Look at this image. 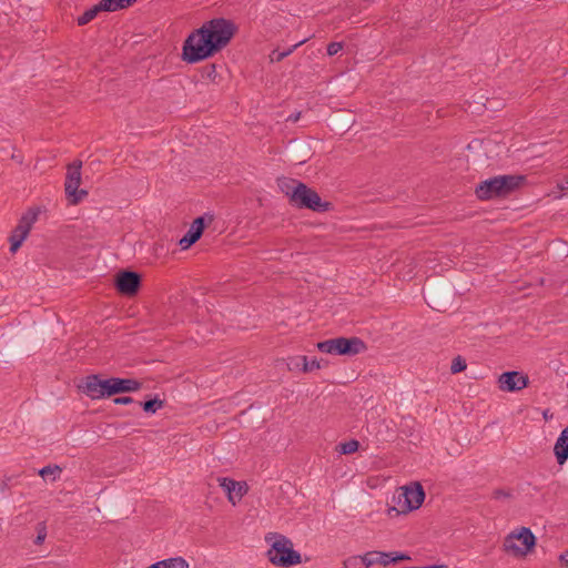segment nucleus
<instances>
[{
	"label": "nucleus",
	"instance_id": "nucleus-37",
	"mask_svg": "<svg viewBox=\"0 0 568 568\" xmlns=\"http://www.w3.org/2000/svg\"><path fill=\"white\" fill-rule=\"evenodd\" d=\"M148 568H162V564L161 561H158L155 564H152L151 566H149Z\"/></svg>",
	"mask_w": 568,
	"mask_h": 568
},
{
	"label": "nucleus",
	"instance_id": "nucleus-2",
	"mask_svg": "<svg viewBox=\"0 0 568 568\" xmlns=\"http://www.w3.org/2000/svg\"><path fill=\"white\" fill-rule=\"evenodd\" d=\"M424 499L425 493L419 483L400 487L393 496L394 506L388 509V513L407 514L414 509H418Z\"/></svg>",
	"mask_w": 568,
	"mask_h": 568
},
{
	"label": "nucleus",
	"instance_id": "nucleus-34",
	"mask_svg": "<svg viewBox=\"0 0 568 568\" xmlns=\"http://www.w3.org/2000/svg\"><path fill=\"white\" fill-rule=\"evenodd\" d=\"M559 560L561 562L562 566H566L568 567V550L562 552L560 556H559Z\"/></svg>",
	"mask_w": 568,
	"mask_h": 568
},
{
	"label": "nucleus",
	"instance_id": "nucleus-35",
	"mask_svg": "<svg viewBox=\"0 0 568 568\" xmlns=\"http://www.w3.org/2000/svg\"><path fill=\"white\" fill-rule=\"evenodd\" d=\"M301 113L292 114L287 118V121L297 122Z\"/></svg>",
	"mask_w": 568,
	"mask_h": 568
},
{
	"label": "nucleus",
	"instance_id": "nucleus-22",
	"mask_svg": "<svg viewBox=\"0 0 568 568\" xmlns=\"http://www.w3.org/2000/svg\"><path fill=\"white\" fill-rule=\"evenodd\" d=\"M366 554L364 556H351L343 562L344 568H369L366 565Z\"/></svg>",
	"mask_w": 568,
	"mask_h": 568
},
{
	"label": "nucleus",
	"instance_id": "nucleus-32",
	"mask_svg": "<svg viewBox=\"0 0 568 568\" xmlns=\"http://www.w3.org/2000/svg\"><path fill=\"white\" fill-rule=\"evenodd\" d=\"M343 49V44L341 42H331L327 45V54L328 55H335Z\"/></svg>",
	"mask_w": 568,
	"mask_h": 568
},
{
	"label": "nucleus",
	"instance_id": "nucleus-30",
	"mask_svg": "<svg viewBox=\"0 0 568 568\" xmlns=\"http://www.w3.org/2000/svg\"><path fill=\"white\" fill-rule=\"evenodd\" d=\"M513 497V493L510 489L498 488L493 491V498L500 499H510Z\"/></svg>",
	"mask_w": 568,
	"mask_h": 568
},
{
	"label": "nucleus",
	"instance_id": "nucleus-13",
	"mask_svg": "<svg viewBox=\"0 0 568 568\" xmlns=\"http://www.w3.org/2000/svg\"><path fill=\"white\" fill-rule=\"evenodd\" d=\"M529 378L527 375L513 371L505 372L498 378V386L504 392H519L528 386Z\"/></svg>",
	"mask_w": 568,
	"mask_h": 568
},
{
	"label": "nucleus",
	"instance_id": "nucleus-1",
	"mask_svg": "<svg viewBox=\"0 0 568 568\" xmlns=\"http://www.w3.org/2000/svg\"><path fill=\"white\" fill-rule=\"evenodd\" d=\"M523 175H498L481 181L475 189L476 196L481 201L506 197L524 183Z\"/></svg>",
	"mask_w": 568,
	"mask_h": 568
},
{
	"label": "nucleus",
	"instance_id": "nucleus-24",
	"mask_svg": "<svg viewBox=\"0 0 568 568\" xmlns=\"http://www.w3.org/2000/svg\"><path fill=\"white\" fill-rule=\"evenodd\" d=\"M162 568H189V564L182 557L161 560Z\"/></svg>",
	"mask_w": 568,
	"mask_h": 568
},
{
	"label": "nucleus",
	"instance_id": "nucleus-20",
	"mask_svg": "<svg viewBox=\"0 0 568 568\" xmlns=\"http://www.w3.org/2000/svg\"><path fill=\"white\" fill-rule=\"evenodd\" d=\"M134 2L135 0H101L98 4L101 11L113 12L120 9H124Z\"/></svg>",
	"mask_w": 568,
	"mask_h": 568
},
{
	"label": "nucleus",
	"instance_id": "nucleus-27",
	"mask_svg": "<svg viewBox=\"0 0 568 568\" xmlns=\"http://www.w3.org/2000/svg\"><path fill=\"white\" fill-rule=\"evenodd\" d=\"M62 469L54 465V466H45L43 467L42 469H40L39 471V475L42 477V478H48V477H51V480H55L60 474H61Z\"/></svg>",
	"mask_w": 568,
	"mask_h": 568
},
{
	"label": "nucleus",
	"instance_id": "nucleus-25",
	"mask_svg": "<svg viewBox=\"0 0 568 568\" xmlns=\"http://www.w3.org/2000/svg\"><path fill=\"white\" fill-rule=\"evenodd\" d=\"M358 447H359V443L355 439H351L348 442L341 443L337 446V450H338V453H341L343 455H348V454L355 453L358 449Z\"/></svg>",
	"mask_w": 568,
	"mask_h": 568
},
{
	"label": "nucleus",
	"instance_id": "nucleus-33",
	"mask_svg": "<svg viewBox=\"0 0 568 568\" xmlns=\"http://www.w3.org/2000/svg\"><path fill=\"white\" fill-rule=\"evenodd\" d=\"M113 402L116 405H129V404L133 403V398L129 397V396H123V397L114 398Z\"/></svg>",
	"mask_w": 568,
	"mask_h": 568
},
{
	"label": "nucleus",
	"instance_id": "nucleus-12",
	"mask_svg": "<svg viewBox=\"0 0 568 568\" xmlns=\"http://www.w3.org/2000/svg\"><path fill=\"white\" fill-rule=\"evenodd\" d=\"M141 286V276L133 271H120L115 276V287L124 296H134Z\"/></svg>",
	"mask_w": 568,
	"mask_h": 568
},
{
	"label": "nucleus",
	"instance_id": "nucleus-38",
	"mask_svg": "<svg viewBox=\"0 0 568 568\" xmlns=\"http://www.w3.org/2000/svg\"><path fill=\"white\" fill-rule=\"evenodd\" d=\"M213 73H215V65L210 67L209 77H211Z\"/></svg>",
	"mask_w": 568,
	"mask_h": 568
},
{
	"label": "nucleus",
	"instance_id": "nucleus-11",
	"mask_svg": "<svg viewBox=\"0 0 568 568\" xmlns=\"http://www.w3.org/2000/svg\"><path fill=\"white\" fill-rule=\"evenodd\" d=\"M39 209H29L19 220L18 225L12 231L10 241V252L16 253L21 246L23 241L27 239L32 225L38 220Z\"/></svg>",
	"mask_w": 568,
	"mask_h": 568
},
{
	"label": "nucleus",
	"instance_id": "nucleus-26",
	"mask_svg": "<svg viewBox=\"0 0 568 568\" xmlns=\"http://www.w3.org/2000/svg\"><path fill=\"white\" fill-rule=\"evenodd\" d=\"M306 40L307 39L298 41L297 43H295L294 45H292L290 49H287L285 51H282V52H280L277 50L273 51L272 55H271L272 61H276V62L282 61L284 58L290 55L297 47H300L301 44L306 42Z\"/></svg>",
	"mask_w": 568,
	"mask_h": 568
},
{
	"label": "nucleus",
	"instance_id": "nucleus-10",
	"mask_svg": "<svg viewBox=\"0 0 568 568\" xmlns=\"http://www.w3.org/2000/svg\"><path fill=\"white\" fill-rule=\"evenodd\" d=\"M81 168L82 162L80 160L73 161L67 168L64 191L71 204H78L88 195L85 190H79L81 183Z\"/></svg>",
	"mask_w": 568,
	"mask_h": 568
},
{
	"label": "nucleus",
	"instance_id": "nucleus-5",
	"mask_svg": "<svg viewBox=\"0 0 568 568\" xmlns=\"http://www.w3.org/2000/svg\"><path fill=\"white\" fill-rule=\"evenodd\" d=\"M200 30L204 37L210 40L214 51L217 52L229 44L234 36V24L225 19H213L204 23Z\"/></svg>",
	"mask_w": 568,
	"mask_h": 568
},
{
	"label": "nucleus",
	"instance_id": "nucleus-6",
	"mask_svg": "<svg viewBox=\"0 0 568 568\" xmlns=\"http://www.w3.org/2000/svg\"><path fill=\"white\" fill-rule=\"evenodd\" d=\"M320 352L343 356H355L367 349L366 344L359 337H336L318 342Z\"/></svg>",
	"mask_w": 568,
	"mask_h": 568
},
{
	"label": "nucleus",
	"instance_id": "nucleus-23",
	"mask_svg": "<svg viewBox=\"0 0 568 568\" xmlns=\"http://www.w3.org/2000/svg\"><path fill=\"white\" fill-rule=\"evenodd\" d=\"M140 405L142 406V408L145 413L154 414L164 406V400L159 399V398H153V399H149L143 403H140Z\"/></svg>",
	"mask_w": 568,
	"mask_h": 568
},
{
	"label": "nucleus",
	"instance_id": "nucleus-9",
	"mask_svg": "<svg viewBox=\"0 0 568 568\" xmlns=\"http://www.w3.org/2000/svg\"><path fill=\"white\" fill-rule=\"evenodd\" d=\"M79 389L91 399L113 396V377L102 379L100 375H89L82 381V384L79 385Z\"/></svg>",
	"mask_w": 568,
	"mask_h": 568
},
{
	"label": "nucleus",
	"instance_id": "nucleus-4",
	"mask_svg": "<svg viewBox=\"0 0 568 568\" xmlns=\"http://www.w3.org/2000/svg\"><path fill=\"white\" fill-rule=\"evenodd\" d=\"M213 48L210 40L197 29L185 39L182 59L189 63L202 61L215 53Z\"/></svg>",
	"mask_w": 568,
	"mask_h": 568
},
{
	"label": "nucleus",
	"instance_id": "nucleus-18",
	"mask_svg": "<svg viewBox=\"0 0 568 568\" xmlns=\"http://www.w3.org/2000/svg\"><path fill=\"white\" fill-rule=\"evenodd\" d=\"M557 463L564 465L568 459V426L564 428L554 446Z\"/></svg>",
	"mask_w": 568,
	"mask_h": 568
},
{
	"label": "nucleus",
	"instance_id": "nucleus-28",
	"mask_svg": "<svg viewBox=\"0 0 568 568\" xmlns=\"http://www.w3.org/2000/svg\"><path fill=\"white\" fill-rule=\"evenodd\" d=\"M466 367V361L462 356H456L452 362L450 371L453 374H457L465 371Z\"/></svg>",
	"mask_w": 568,
	"mask_h": 568
},
{
	"label": "nucleus",
	"instance_id": "nucleus-36",
	"mask_svg": "<svg viewBox=\"0 0 568 568\" xmlns=\"http://www.w3.org/2000/svg\"><path fill=\"white\" fill-rule=\"evenodd\" d=\"M560 187L562 191H568V180L564 181Z\"/></svg>",
	"mask_w": 568,
	"mask_h": 568
},
{
	"label": "nucleus",
	"instance_id": "nucleus-8",
	"mask_svg": "<svg viewBox=\"0 0 568 568\" xmlns=\"http://www.w3.org/2000/svg\"><path fill=\"white\" fill-rule=\"evenodd\" d=\"M536 545V538L531 530L526 527H521L517 531H513L506 536L504 540L505 552L514 557L526 556Z\"/></svg>",
	"mask_w": 568,
	"mask_h": 568
},
{
	"label": "nucleus",
	"instance_id": "nucleus-17",
	"mask_svg": "<svg viewBox=\"0 0 568 568\" xmlns=\"http://www.w3.org/2000/svg\"><path fill=\"white\" fill-rule=\"evenodd\" d=\"M288 369H302L304 373H310L322 367L321 362L316 358L308 361L306 356L291 357L287 363Z\"/></svg>",
	"mask_w": 568,
	"mask_h": 568
},
{
	"label": "nucleus",
	"instance_id": "nucleus-19",
	"mask_svg": "<svg viewBox=\"0 0 568 568\" xmlns=\"http://www.w3.org/2000/svg\"><path fill=\"white\" fill-rule=\"evenodd\" d=\"M141 383L132 378L113 377V390L115 394L132 393L141 388Z\"/></svg>",
	"mask_w": 568,
	"mask_h": 568
},
{
	"label": "nucleus",
	"instance_id": "nucleus-14",
	"mask_svg": "<svg viewBox=\"0 0 568 568\" xmlns=\"http://www.w3.org/2000/svg\"><path fill=\"white\" fill-rule=\"evenodd\" d=\"M217 481L219 485L226 493L227 500L232 505H236L242 499V497L247 493L246 483L236 481L227 477H219Z\"/></svg>",
	"mask_w": 568,
	"mask_h": 568
},
{
	"label": "nucleus",
	"instance_id": "nucleus-7",
	"mask_svg": "<svg viewBox=\"0 0 568 568\" xmlns=\"http://www.w3.org/2000/svg\"><path fill=\"white\" fill-rule=\"evenodd\" d=\"M291 204L298 209H308L314 212H326L329 207L328 202H323L317 192L304 183L293 185Z\"/></svg>",
	"mask_w": 568,
	"mask_h": 568
},
{
	"label": "nucleus",
	"instance_id": "nucleus-21",
	"mask_svg": "<svg viewBox=\"0 0 568 568\" xmlns=\"http://www.w3.org/2000/svg\"><path fill=\"white\" fill-rule=\"evenodd\" d=\"M101 11L99 4L93 6L92 8L85 10L83 14L78 17L77 22L79 26H85L91 22Z\"/></svg>",
	"mask_w": 568,
	"mask_h": 568
},
{
	"label": "nucleus",
	"instance_id": "nucleus-3",
	"mask_svg": "<svg viewBox=\"0 0 568 568\" xmlns=\"http://www.w3.org/2000/svg\"><path fill=\"white\" fill-rule=\"evenodd\" d=\"M270 562L277 567H292L302 562L301 554L293 548L291 539L278 535L266 552Z\"/></svg>",
	"mask_w": 568,
	"mask_h": 568
},
{
	"label": "nucleus",
	"instance_id": "nucleus-16",
	"mask_svg": "<svg viewBox=\"0 0 568 568\" xmlns=\"http://www.w3.org/2000/svg\"><path fill=\"white\" fill-rule=\"evenodd\" d=\"M204 230V217H196L191 224L186 234L180 240L179 245L182 250L189 248L192 244H194L202 235Z\"/></svg>",
	"mask_w": 568,
	"mask_h": 568
},
{
	"label": "nucleus",
	"instance_id": "nucleus-31",
	"mask_svg": "<svg viewBox=\"0 0 568 568\" xmlns=\"http://www.w3.org/2000/svg\"><path fill=\"white\" fill-rule=\"evenodd\" d=\"M37 531H38V535H37V538L34 540V544L41 545L44 541L45 537H47V529H45V526H44L43 523H39L37 525Z\"/></svg>",
	"mask_w": 568,
	"mask_h": 568
},
{
	"label": "nucleus",
	"instance_id": "nucleus-15",
	"mask_svg": "<svg viewBox=\"0 0 568 568\" xmlns=\"http://www.w3.org/2000/svg\"><path fill=\"white\" fill-rule=\"evenodd\" d=\"M410 557L406 554H397V552H382V551H368L366 552V565H382L388 566L390 564L400 561V560H409Z\"/></svg>",
	"mask_w": 568,
	"mask_h": 568
},
{
	"label": "nucleus",
	"instance_id": "nucleus-29",
	"mask_svg": "<svg viewBox=\"0 0 568 568\" xmlns=\"http://www.w3.org/2000/svg\"><path fill=\"white\" fill-rule=\"evenodd\" d=\"M298 183L300 182L296 180L283 179V180H280V187L291 200V192L293 190V185L298 184Z\"/></svg>",
	"mask_w": 568,
	"mask_h": 568
}]
</instances>
